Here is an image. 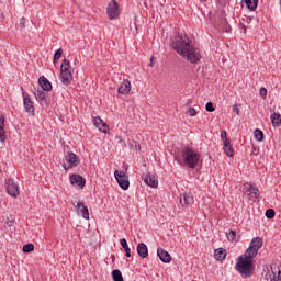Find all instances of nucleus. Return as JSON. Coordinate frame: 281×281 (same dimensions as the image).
I'll use <instances>...</instances> for the list:
<instances>
[{
  "mask_svg": "<svg viewBox=\"0 0 281 281\" xmlns=\"http://www.w3.org/2000/svg\"><path fill=\"white\" fill-rule=\"evenodd\" d=\"M172 48L192 65L201 60V50L192 45L188 35L178 33L172 40Z\"/></svg>",
  "mask_w": 281,
  "mask_h": 281,
  "instance_id": "1",
  "label": "nucleus"
},
{
  "mask_svg": "<svg viewBox=\"0 0 281 281\" xmlns=\"http://www.w3.org/2000/svg\"><path fill=\"white\" fill-rule=\"evenodd\" d=\"M182 164L186 168H190L194 170L196 166H199V161L201 160V154L194 150L190 146H186L181 150Z\"/></svg>",
  "mask_w": 281,
  "mask_h": 281,
  "instance_id": "2",
  "label": "nucleus"
},
{
  "mask_svg": "<svg viewBox=\"0 0 281 281\" xmlns=\"http://www.w3.org/2000/svg\"><path fill=\"white\" fill-rule=\"evenodd\" d=\"M236 270L245 278H251L254 273V257L239 256L237 258Z\"/></svg>",
  "mask_w": 281,
  "mask_h": 281,
  "instance_id": "3",
  "label": "nucleus"
},
{
  "mask_svg": "<svg viewBox=\"0 0 281 281\" xmlns=\"http://www.w3.org/2000/svg\"><path fill=\"white\" fill-rule=\"evenodd\" d=\"M60 78L64 85L69 86L74 80V72L71 70V63L69 60L64 59L60 66Z\"/></svg>",
  "mask_w": 281,
  "mask_h": 281,
  "instance_id": "4",
  "label": "nucleus"
},
{
  "mask_svg": "<svg viewBox=\"0 0 281 281\" xmlns=\"http://www.w3.org/2000/svg\"><path fill=\"white\" fill-rule=\"evenodd\" d=\"M262 245H265V241H262V238L260 237L252 238L249 247L245 251V256H248V258H256V256H258V251L262 249Z\"/></svg>",
  "mask_w": 281,
  "mask_h": 281,
  "instance_id": "5",
  "label": "nucleus"
},
{
  "mask_svg": "<svg viewBox=\"0 0 281 281\" xmlns=\"http://www.w3.org/2000/svg\"><path fill=\"white\" fill-rule=\"evenodd\" d=\"M80 165V158L74 151H68L64 157L63 168L64 170H71V168H77Z\"/></svg>",
  "mask_w": 281,
  "mask_h": 281,
  "instance_id": "6",
  "label": "nucleus"
},
{
  "mask_svg": "<svg viewBox=\"0 0 281 281\" xmlns=\"http://www.w3.org/2000/svg\"><path fill=\"white\" fill-rule=\"evenodd\" d=\"M114 177H115L120 188H122V190H128V188L131 187V182L128 181V177L126 176V173L124 171L115 170Z\"/></svg>",
  "mask_w": 281,
  "mask_h": 281,
  "instance_id": "7",
  "label": "nucleus"
},
{
  "mask_svg": "<svg viewBox=\"0 0 281 281\" xmlns=\"http://www.w3.org/2000/svg\"><path fill=\"white\" fill-rule=\"evenodd\" d=\"M106 14L110 19V21H113V19H117L120 16V5L115 0H112L108 4Z\"/></svg>",
  "mask_w": 281,
  "mask_h": 281,
  "instance_id": "8",
  "label": "nucleus"
},
{
  "mask_svg": "<svg viewBox=\"0 0 281 281\" xmlns=\"http://www.w3.org/2000/svg\"><path fill=\"white\" fill-rule=\"evenodd\" d=\"M33 93H34L37 102H40V104H42V105L45 104L46 106H49L50 99L47 95V93L45 92V90H41V88L35 89V91Z\"/></svg>",
  "mask_w": 281,
  "mask_h": 281,
  "instance_id": "9",
  "label": "nucleus"
},
{
  "mask_svg": "<svg viewBox=\"0 0 281 281\" xmlns=\"http://www.w3.org/2000/svg\"><path fill=\"white\" fill-rule=\"evenodd\" d=\"M5 189L10 196H19V184H15L12 178L5 180Z\"/></svg>",
  "mask_w": 281,
  "mask_h": 281,
  "instance_id": "10",
  "label": "nucleus"
},
{
  "mask_svg": "<svg viewBox=\"0 0 281 281\" xmlns=\"http://www.w3.org/2000/svg\"><path fill=\"white\" fill-rule=\"evenodd\" d=\"M244 193L248 194L251 199H258L260 196V190L249 182L244 184Z\"/></svg>",
  "mask_w": 281,
  "mask_h": 281,
  "instance_id": "11",
  "label": "nucleus"
},
{
  "mask_svg": "<svg viewBox=\"0 0 281 281\" xmlns=\"http://www.w3.org/2000/svg\"><path fill=\"white\" fill-rule=\"evenodd\" d=\"M23 104L25 112L34 116V102H32V99L29 97V94L25 95V93H23Z\"/></svg>",
  "mask_w": 281,
  "mask_h": 281,
  "instance_id": "12",
  "label": "nucleus"
},
{
  "mask_svg": "<svg viewBox=\"0 0 281 281\" xmlns=\"http://www.w3.org/2000/svg\"><path fill=\"white\" fill-rule=\"evenodd\" d=\"M70 183L72 186H77L78 188H85L87 180H85V178H82L80 175H72L70 176Z\"/></svg>",
  "mask_w": 281,
  "mask_h": 281,
  "instance_id": "13",
  "label": "nucleus"
},
{
  "mask_svg": "<svg viewBox=\"0 0 281 281\" xmlns=\"http://www.w3.org/2000/svg\"><path fill=\"white\" fill-rule=\"evenodd\" d=\"M180 204L182 207H190L194 204V196L190 193H184L182 198H180Z\"/></svg>",
  "mask_w": 281,
  "mask_h": 281,
  "instance_id": "14",
  "label": "nucleus"
},
{
  "mask_svg": "<svg viewBox=\"0 0 281 281\" xmlns=\"http://www.w3.org/2000/svg\"><path fill=\"white\" fill-rule=\"evenodd\" d=\"M117 92L122 95H128V93H131V81H128V79H124L120 85Z\"/></svg>",
  "mask_w": 281,
  "mask_h": 281,
  "instance_id": "15",
  "label": "nucleus"
},
{
  "mask_svg": "<svg viewBox=\"0 0 281 281\" xmlns=\"http://www.w3.org/2000/svg\"><path fill=\"white\" fill-rule=\"evenodd\" d=\"M94 122V126H97V128L101 132V133H109V125H106L104 123V121H102V119H100L99 116H95L93 119Z\"/></svg>",
  "mask_w": 281,
  "mask_h": 281,
  "instance_id": "16",
  "label": "nucleus"
},
{
  "mask_svg": "<svg viewBox=\"0 0 281 281\" xmlns=\"http://www.w3.org/2000/svg\"><path fill=\"white\" fill-rule=\"evenodd\" d=\"M77 212L85 218L86 221H89V207L85 205L82 202L77 203Z\"/></svg>",
  "mask_w": 281,
  "mask_h": 281,
  "instance_id": "17",
  "label": "nucleus"
},
{
  "mask_svg": "<svg viewBox=\"0 0 281 281\" xmlns=\"http://www.w3.org/2000/svg\"><path fill=\"white\" fill-rule=\"evenodd\" d=\"M144 181L150 188H157L159 186V180H157V178L153 173L147 175Z\"/></svg>",
  "mask_w": 281,
  "mask_h": 281,
  "instance_id": "18",
  "label": "nucleus"
},
{
  "mask_svg": "<svg viewBox=\"0 0 281 281\" xmlns=\"http://www.w3.org/2000/svg\"><path fill=\"white\" fill-rule=\"evenodd\" d=\"M157 256L161 262H170L172 260V257L164 248H158Z\"/></svg>",
  "mask_w": 281,
  "mask_h": 281,
  "instance_id": "19",
  "label": "nucleus"
},
{
  "mask_svg": "<svg viewBox=\"0 0 281 281\" xmlns=\"http://www.w3.org/2000/svg\"><path fill=\"white\" fill-rule=\"evenodd\" d=\"M38 85H40V87H41L40 89L42 91H52V82H49V80H47V78L40 77Z\"/></svg>",
  "mask_w": 281,
  "mask_h": 281,
  "instance_id": "20",
  "label": "nucleus"
},
{
  "mask_svg": "<svg viewBox=\"0 0 281 281\" xmlns=\"http://www.w3.org/2000/svg\"><path fill=\"white\" fill-rule=\"evenodd\" d=\"M5 115H0V142H5Z\"/></svg>",
  "mask_w": 281,
  "mask_h": 281,
  "instance_id": "21",
  "label": "nucleus"
},
{
  "mask_svg": "<svg viewBox=\"0 0 281 281\" xmlns=\"http://www.w3.org/2000/svg\"><path fill=\"white\" fill-rule=\"evenodd\" d=\"M137 254L140 258H148V246L144 243L138 244Z\"/></svg>",
  "mask_w": 281,
  "mask_h": 281,
  "instance_id": "22",
  "label": "nucleus"
},
{
  "mask_svg": "<svg viewBox=\"0 0 281 281\" xmlns=\"http://www.w3.org/2000/svg\"><path fill=\"white\" fill-rule=\"evenodd\" d=\"M226 256L227 251L223 248L215 249L214 251L215 260H225Z\"/></svg>",
  "mask_w": 281,
  "mask_h": 281,
  "instance_id": "23",
  "label": "nucleus"
},
{
  "mask_svg": "<svg viewBox=\"0 0 281 281\" xmlns=\"http://www.w3.org/2000/svg\"><path fill=\"white\" fill-rule=\"evenodd\" d=\"M243 3H245V5L251 12H255V10L258 8V0H243Z\"/></svg>",
  "mask_w": 281,
  "mask_h": 281,
  "instance_id": "24",
  "label": "nucleus"
},
{
  "mask_svg": "<svg viewBox=\"0 0 281 281\" xmlns=\"http://www.w3.org/2000/svg\"><path fill=\"white\" fill-rule=\"evenodd\" d=\"M270 120H271L273 126H277V127L281 126V115H280V113L271 114Z\"/></svg>",
  "mask_w": 281,
  "mask_h": 281,
  "instance_id": "25",
  "label": "nucleus"
},
{
  "mask_svg": "<svg viewBox=\"0 0 281 281\" xmlns=\"http://www.w3.org/2000/svg\"><path fill=\"white\" fill-rule=\"evenodd\" d=\"M112 279L113 281H124V277H122V271L115 269L112 271Z\"/></svg>",
  "mask_w": 281,
  "mask_h": 281,
  "instance_id": "26",
  "label": "nucleus"
},
{
  "mask_svg": "<svg viewBox=\"0 0 281 281\" xmlns=\"http://www.w3.org/2000/svg\"><path fill=\"white\" fill-rule=\"evenodd\" d=\"M254 135H255V139H257V142H262V139H265V132H262V130H255L254 131Z\"/></svg>",
  "mask_w": 281,
  "mask_h": 281,
  "instance_id": "27",
  "label": "nucleus"
},
{
  "mask_svg": "<svg viewBox=\"0 0 281 281\" xmlns=\"http://www.w3.org/2000/svg\"><path fill=\"white\" fill-rule=\"evenodd\" d=\"M32 251H34V244H25L23 246V252L24 254H30Z\"/></svg>",
  "mask_w": 281,
  "mask_h": 281,
  "instance_id": "28",
  "label": "nucleus"
},
{
  "mask_svg": "<svg viewBox=\"0 0 281 281\" xmlns=\"http://www.w3.org/2000/svg\"><path fill=\"white\" fill-rule=\"evenodd\" d=\"M60 56H63V48L55 52L53 63H58V60H60Z\"/></svg>",
  "mask_w": 281,
  "mask_h": 281,
  "instance_id": "29",
  "label": "nucleus"
},
{
  "mask_svg": "<svg viewBox=\"0 0 281 281\" xmlns=\"http://www.w3.org/2000/svg\"><path fill=\"white\" fill-rule=\"evenodd\" d=\"M224 153L227 157H234V149L232 148V145L224 147Z\"/></svg>",
  "mask_w": 281,
  "mask_h": 281,
  "instance_id": "30",
  "label": "nucleus"
},
{
  "mask_svg": "<svg viewBox=\"0 0 281 281\" xmlns=\"http://www.w3.org/2000/svg\"><path fill=\"white\" fill-rule=\"evenodd\" d=\"M266 217H268V218H276V211L273 209H268L266 211Z\"/></svg>",
  "mask_w": 281,
  "mask_h": 281,
  "instance_id": "31",
  "label": "nucleus"
},
{
  "mask_svg": "<svg viewBox=\"0 0 281 281\" xmlns=\"http://www.w3.org/2000/svg\"><path fill=\"white\" fill-rule=\"evenodd\" d=\"M226 236H227V239H228V240H232V241L236 240V231H229V232L226 234Z\"/></svg>",
  "mask_w": 281,
  "mask_h": 281,
  "instance_id": "32",
  "label": "nucleus"
},
{
  "mask_svg": "<svg viewBox=\"0 0 281 281\" xmlns=\"http://www.w3.org/2000/svg\"><path fill=\"white\" fill-rule=\"evenodd\" d=\"M206 111H209V113H214V111H216V109L214 108V104L212 102H207L205 105Z\"/></svg>",
  "mask_w": 281,
  "mask_h": 281,
  "instance_id": "33",
  "label": "nucleus"
},
{
  "mask_svg": "<svg viewBox=\"0 0 281 281\" xmlns=\"http://www.w3.org/2000/svg\"><path fill=\"white\" fill-rule=\"evenodd\" d=\"M120 245H121V247H123L124 250L130 248L128 247V241H126V238H122L120 240Z\"/></svg>",
  "mask_w": 281,
  "mask_h": 281,
  "instance_id": "34",
  "label": "nucleus"
},
{
  "mask_svg": "<svg viewBox=\"0 0 281 281\" xmlns=\"http://www.w3.org/2000/svg\"><path fill=\"white\" fill-rule=\"evenodd\" d=\"M188 114L190 115V117H194V115H196V109L190 108Z\"/></svg>",
  "mask_w": 281,
  "mask_h": 281,
  "instance_id": "35",
  "label": "nucleus"
},
{
  "mask_svg": "<svg viewBox=\"0 0 281 281\" xmlns=\"http://www.w3.org/2000/svg\"><path fill=\"white\" fill-rule=\"evenodd\" d=\"M233 113H236V115H240V109L237 104L233 105Z\"/></svg>",
  "mask_w": 281,
  "mask_h": 281,
  "instance_id": "36",
  "label": "nucleus"
},
{
  "mask_svg": "<svg viewBox=\"0 0 281 281\" xmlns=\"http://www.w3.org/2000/svg\"><path fill=\"white\" fill-rule=\"evenodd\" d=\"M259 93H260V95H261L262 98L267 97V88H261V89L259 90Z\"/></svg>",
  "mask_w": 281,
  "mask_h": 281,
  "instance_id": "37",
  "label": "nucleus"
},
{
  "mask_svg": "<svg viewBox=\"0 0 281 281\" xmlns=\"http://www.w3.org/2000/svg\"><path fill=\"white\" fill-rule=\"evenodd\" d=\"M221 138H222V142H224L225 139H227V132H226V131H222V132H221Z\"/></svg>",
  "mask_w": 281,
  "mask_h": 281,
  "instance_id": "38",
  "label": "nucleus"
},
{
  "mask_svg": "<svg viewBox=\"0 0 281 281\" xmlns=\"http://www.w3.org/2000/svg\"><path fill=\"white\" fill-rule=\"evenodd\" d=\"M19 27H25V18H21Z\"/></svg>",
  "mask_w": 281,
  "mask_h": 281,
  "instance_id": "39",
  "label": "nucleus"
},
{
  "mask_svg": "<svg viewBox=\"0 0 281 281\" xmlns=\"http://www.w3.org/2000/svg\"><path fill=\"white\" fill-rule=\"evenodd\" d=\"M125 256L126 258H131V248H125Z\"/></svg>",
  "mask_w": 281,
  "mask_h": 281,
  "instance_id": "40",
  "label": "nucleus"
},
{
  "mask_svg": "<svg viewBox=\"0 0 281 281\" xmlns=\"http://www.w3.org/2000/svg\"><path fill=\"white\" fill-rule=\"evenodd\" d=\"M223 144H224V148H225L226 146H232V144L229 143L228 138L224 139V140H223Z\"/></svg>",
  "mask_w": 281,
  "mask_h": 281,
  "instance_id": "41",
  "label": "nucleus"
},
{
  "mask_svg": "<svg viewBox=\"0 0 281 281\" xmlns=\"http://www.w3.org/2000/svg\"><path fill=\"white\" fill-rule=\"evenodd\" d=\"M116 139H119V144H122L124 146V139H122V136H116Z\"/></svg>",
  "mask_w": 281,
  "mask_h": 281,
  "instance_id": "42",
  "label": "nucleus"
},
{
  "mask_svg": "<svg viewBox=\"0 0 281 281\" xmlns=\"http://www.w3.org/2000/svg\"><path fill=\"white\" fill-rule=\"evenodd\" d=\"M278 281H281V270L278 272Z\"/></svg>",
  "mask_w": 281,
  "mask_h": 281,
  "instance_id": "43",
  "label": "nucleus"
},
{
  "mask_svg": "<svg viewBox=\"0 0 281 281\" xmlns=\"http://www.w3.org/2000/svg\"><path fill=\"white\" fill-rule=\"evenodd\" d=\"M155 59V57H151L150 58V64H149V67H153V60Z\"/></svg>",
  "mask_w": 281,
  "mask_h": 281,
  "instance_id": "44",
  "label": "nucleus"
},
{
  "mask_svg": "<svg viewBox=\"0 0 281 281\" xmlns=\"http://www.w3.org/2000/svg\"><path fill=\"white\" fill-rule=\"evenodd\" d=\"M220 30H224L225 32H227V29H225V27H220Z\"/></svg>",
  "mask_w": 281,
  "mask_h": 281,
  "instance_id": "45",
  "label": "nucleus"
},
{
  "mask_svg": "<svg viewBox=\"0 0 281 281\" xmlns=\"http://www.w3.org/2000/svg\"><path fill=\"white\" fill-rule=\"evenodd\" d=\"M222 23H224V25H226L227 22L225 20H222Z\"/></svg>",
  "mask_w": 281,
  "mask_h": 281,
  "instance_id": "46",
  "label": "nucleus"
}]
</instances>
